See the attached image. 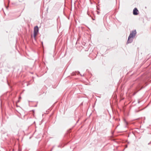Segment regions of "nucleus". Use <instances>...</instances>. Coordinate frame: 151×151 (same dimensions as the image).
<instances>
[{
	"mask_svg": "<svg viewBox=\"0 0 151 151\" xmlns=\"http://www.w3.org/2000/svg\"><path fill=\"white\" fill-rule=\"evenodd\" d=\"M136 34V30L132 31L129 36L127 43H131L133 41L132 38L135 36Z\"/></svg>",
	"mask_w": 151,
	"mask_h": 151,
	"instance_id": "f257e3e1",
	"label": "nucleus"
},
{
	"mask_svg": "<svg viewBox=\"0 0 151 151\" xmlns=\"http://www.w3.org/2000/svg\"><path fill=\"white\" fill-rule=\"evenodd\" d=\"M39 31V29L37 26H36L34 28V37H35L37 35Z\"/></svg>",
	"mask_w": 151,
	"mask_h": 151,
	"instance_id": "f03ea898",
	"label": "nucleus"
},
{
	"mask_svg": "<svg viewBox=\"0 0 151 151\" xmlns=\"http://www.w3.org/2000/svg\"><path fill=\"white\" fill-rule=\"evenodd\" d=\"M138 10L137 9L135 8L133 10V14L134 15H137L138 14L137 12H138Z\"/></svg>",
	"mask_w": 151,
	"mask_h": 151,
	"instance_id": "7ed1b4c3",
	"label": "nucleus"
},
{
	"mask_svg": "<svg viewBox=\"0 0 151 151\" xmlns=\"http://www.w3.org/2000/svg\"><path fill=\"white\" fill-rule=\"evenodd\" d=\"M8 8V7H6V9H7Z\"/></svg>",
	"mask_w": 151,
	"mask_h": 151,
	"instance_id": "20e7f679",
	"label": "nucleus"
},
{
	"mask_svg": "<svg viewBox=\"0 0 151 151\" xmlns=\"http://www.w3.org/2000/svg\"><path fill=\"white\" fill-rule=\"evenodd\" d=\"M21 97H20L19 98V99H21Z\"/></svg>",
	"mask_w": 151,
	"mask_h": 151,
	"instance_id": "39448f33",
	"label": "nucleus"
}]
</instances>
